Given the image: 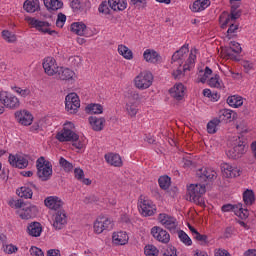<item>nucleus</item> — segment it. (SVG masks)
Listing matches in <instances>:
<instances>
[{
    "instance_id": "f257e3e1",
    "label": "nucleus",
    "mask_w": 256,
    "mask_h": 256,
    "mask_svg": "<svg viewBox=\"0 0 256 256\" xmlns=\"http://www.w3.org/2000/svg\"><path fill=\"white\" fill-rule=\"evenodd\" d=\"M74 127L75 126L71 122L64 124L62 131L56 134V139L57 141H60V143L72 141L73 147L76 149H83V143L76 142L79 141V135L72 130Z\"/></svg>"
},
{
    "instance_id": "f03ea898",
    "label": "nucleus",
    "mask_w": 256,
    "mask_h": 256,
    "mask_svg": "<svg viewBox=\"0 0 256 256\" xmlns=\"http://www.w3.org/2000/svg\"><path fill=\"white\" fill-rule=\"evenodd\" d=\"M207 189L205 184H191L188 187L189 201H192L200 207H205V200L203 195H205Z\"/></svg>"
},
{
    "instance_id": "7ed1b4c3",
    "label": "nucleus",
    "mask_w": 256,
    "mask_h": 256,
    "mask_svg": "<svg viewBox=\"0 0 256 256\" xmlns=\"http://www.w3.org/2000/svg\"><path fill=\"white\" fill-rule=\"evenodd\" d=\"M37 176L41 181H49L53 175V164L40 157L36 161Z\"/></svg>"
},
{
    "instance_id": "20e7f679",
    "label": "nucleus",
    "mask_w": 256,
    "mask_h": 256,
    "mask_svg": "<svg viewBox=\"0 0 256 256\" xmlns=\"http://www.w3.org/2000/svg\"><path fill=\"white\" fill-rule=\"evenodd\" d=\"M36 31H39L40 33H48V35H57V31L49 29L51 27V23L47 21H41L36 18H27L26 19Z\"/></svg>"
},
{
    "instance_id": "39448f33",
    "label": "nucleus",
    "mask_w": 256,
    "mask_h": 256,
    "mask_svg": "<svg viewBox=\"0 0 256 256\" xmlns=\"http://www.w3.org/2000/svg\"><path fill=\"white\" fill-rule=\"evenodd\" d=\"M134 83L137 89H149L153 85V74L149 71L141 72L135 77Z\"/></svg>"
},
{
    "instance_id": "423d86ee",
    "label": "nucleus",
    "mask_w": 256,
    "mask_h": 256,
    "mask_svg": "<svg viewBox=\"0 0 256 256\" xmlns=\"http://www.w3.org/2000/svg\"><path fill=\"white\" fill-rule=\"evenodd\" d=\"M232 146L233 148L227 152L230 159H240L242 155H245V142L241 140V137L234 139Z\"/></svg>"
},
{
    "instance_id": "0eeeda50",
    "label": "nucleus",
    "mask_w": 256,
    "mask_h": 256,
    "mask_svg": "<svg viewBox=\"0 0 256 256\" xmlns=\"http://www.w3.org/2000/svg\"><path fill=\"white\" fill-rule=\"evenodd\" d=\"M66 110L68 113L75 114L79 107H81V100L77 93H70L65 98Z\"/></svg>"
},
{
    "instance_id": "6e6552de",
    "label": "nucleus",
    "mask_w": 256,
    "mask_h": 256,
    "mask_svg": "<svg viewBox=\"0 0 256 256\" xmlns=\"http://www.w3.org/2000/svg\"><path fill=\"white\" fill-rule=\"evenodd\" d=\"M111 229H113V223L107 217L100 216L94 222V233H97V235H101L103 231H109Z\"/></svg>"
},
{
    "instance_id": "1a4fd4ad",
    "label": "nucleus",
    "mask_w": 256,
    "mask_h": 256,
    "mask_svg": "<svg viewBox=\"0 0 256 256\" xmlns=\"http://www.w3.org/2000/svg\"><path fill=\"white\" fill-rule=\"evenodd\" d=\"M196 177L201 183L211 182L217 179V172L211 168L203 167L197 170Z\"/></svg>"
},
{
    "instance_id": "9d476101",
    "label": "nucleus",
    "mask_w": 256,
    "mask_h": 256,
    "mask_svg": "<svg viewBox=\"0 0 256 256\" xmlns=\"http://www.w3.org/2000/svg\"><path fill=\"white\" fill-rule=\"evenodd\" d=\"M21 102L15 95L8 92H2V106L6 109H19Z\"/></svg>"
},
{
    "instance_id": "9b49d317",
    "label": "nucleus",
    "mask_w": 256,
    "mask_h": 256,
    "mask_svg": "<svg viewBox=\"0 0 256 256\" xmlns=\"http://www.w3.org/2000/svg\"><path fill=\"white\" fill-rule=\"evenodd\" d=\"M151 235L154 237V239H156V241H159L160 243L167 244L169 241H171V235H169V232L159 226H154L151 229Z\"/></svg>"
},
{
    "instance_id": "f8f14e48",
    "label": "nucleus",
    "mask_w": 256,
    "mask_h": 256,
    "mask_svg": "<svg viewBox=\"0 0 256 256\" xmlns=\"http://www.w3.org/2000/svg\"><path fill=\"white\" fill-rule=\"evenodd\" d=\"M8 161L12 167H16L17 169H26L29 166V160L19 154H10Z\"/></svg>"
},
{
    "instance_id": "ddd939ff",
    "label": "nucleus",
    "mask_w": 256,
    "mask_h": 256,
    "mask_svg": "<svg viewBox=\"0 0 256 256\" xmlns=\"http://www.w3.org/2000/svg\"><path fill=\"white\" fill-rule=\"evenodd\" d=\"M59 66H57V61L53 57H47L43 62V69L50 77L57 75L59 71Z\"/></svg>"
},
{
    "instance_id": "4468645a",
    "label": "nucleus",
    "mask_w": 256,
    "mask_h": 256,
    "mask_svg": "<svg viewBox=\"0 0 256 256\" xmlns=\"http://www.w3.org/2000/svg\"><path fill=\"white\" fill-rule=\"evenodd\" d=\"M158 220L168 231H175L177 229V219L173 216H169L168 214H159Z\"/></svg>"
},
{
    "instance_id": "2eb2a0df",
    "label": "nucleus",
    "mask_w": 256,
    "mask_h": 256,
    "mask_svg": "<svg viewBox=\"0 0 256 256\" xmlns=\"http://www.w3.org/2000/svg\"><path fill=\"white\" fill-rule=\"evenodd\" d=\"M187 53H189V44L183 45L172 55V63H178L179 67H181L183 61L187 58Z\"/></svg>"
},
{
    "instance_id": "dca6fc26",
    "label": "nucleus",
    "mask_w": 256,
    "mask_h": 256,
    "mask_svg": "<svg viewBox=\"0 0 256 256\" xmlns=\"http://www.w3.org/2000/svg\"><path fill=\"white\" fill-rule=\"evenodd\" d=\"M66 225H67V213H65V210H58L54 215L53 227L57 230H61Z\"/></svg>"
},
{
    "instance_id": "f3484780",
    "label": "nucleus",
    "mask_w": 256,
    "mask_h": 256,
    "mask_svg": "<svg viewBox=\"0 0 256 256\" xmlns=\"http://www.w3.org/2000/svg\"><path fill=\"white\" fill-rule=\"evenodd\" d=\"M218 118H216L219 123H231V121H235L237 119V112L229 110V109H222L218 113Z\"/></svg>"
},
{
    "instance_id": "a211bd4d",
    "label": "nucleus",
    "mask_w": 256,
    "mask_h": 256,
    "mask_svg": "<svg viewBox=\"0 0 256 256\" xmlns=\"http://www.w3.org/2000/svg\"><path fill=\"white\" fill-rule=\"evenodd\" d=\"M140 207V213L144 217H151L152 215H155V207L153 206V202L151 200H143L139 204Z\"/></svg>"
},
{
    "instance_id": "6ab92c4d",
    "label": "nucleus",
    "mask_w": 256,
    "mask_h": 256,
    "mask_svg": "<svg viewBox=\"0 0 256 256\" xmlns=\"http://www.w3.org/2000/svg\"><path fill=\"white\" fill-rule=\"evenodd\" d=\"M15 118L20 125L29 126L33 123V115L27 110L15 112Z\"/></svg>"
},
{
    "instance_id": "aec40b11",
    "label": "nucleus",
    "mask_w": 256,
    "mask_h": 256,
    "mask_svg": "<svg viewBox=\"0 0 256 256\" xmlns=\"http://www.w3.org/2000/svg\"><path fill=\"white\" fill-rule=\"evenodd\" d=\"M221 169L224 177H227L228 179H231L233 177H241V173H242L241 169L237 167H233L228 163H223L221 165Z\"/></svg>"
},
{
    "instance_id": "412c9836",
    "label": "nucleus",
    "mask_w": 256,
    "mask_h": 256,
    "mask_svg": "<svg viewBox=\"0 0 256 256\" xmlns=\"http://www.w3.org/2000/svg\"><path fill=\"white\" fill-rule=\"evenodd\" d=\"M37 213H39L37 206L32 205L31 203H27L20 213V217L21 219L27 220L31 219V217H36Z\"/></svg>"
},
{
    "instance_id": "4be33fe9",
    "label": "nucleus",
    "mask_w": 256,
    "mask_h": 256,
    "mask_svg": "<svg viewBox=\"0 0 256 256\" xmlns=\"http://www.w3.org/2000/svg\"><path fill=\"white\" fill-rule=\"evenodd\" d=\"M44 204L48 209H53L57 211V209H61L63 207V202L57 196H49L44 200Z\"/></svg>"
},
{
    "instance_id": "5701e85b",
    "label": "nucleus",
    "mask_w": 256,
    "mask_h": 256,
    "mask_svg": "<svg viewBox=\"0 0 256 256\" xmlns=\"http://www.w3.org/2000/svg\"><path fill=\"white\" fill-rule=\"evenodd\" d=\"M169 93L173 99H176V101H183V97H185V86L181 83L176 84L169 90Z\"/></svg>"
},
{
    "instance_id": "b1692460",
    "label": "nucleus",
    "mask_w": 256,
    "mask_h": 256,
    "mask_svg": "<svg viewBox=\"0 0 256 256\" xmlns=\"http://www.w3.org/2000/svg\"><path fill=\"white\" fill-rule=\"evenodd\" d=\"M143 58L147 63H159L161 55L153 49H146L143 53Z\"/></svg>"
},
{
    "instance_id": "393cba45",
    "label": "nucleus",
    "mask_w": 256,
    "mask_h": 256,
    "mask_svg": "<svg viewBox=\"0 0 256 256\" xmlns=\"http://www.w3.org/2000/svg\"><path fill=\"white\" fill-rule=\"evenodd\" d=\"M27 233L30 237H41L43 226L39 222H32L27 226Z\"/></svg>"
},
{
    "instance_id": "a878e982",
    "label": "nucleus",
    "mask_w": 256,
    "mask_h": 256,
    "mask_svg": "<svg viewBox=\"0 0 256 256\" xmlns=\"http://www.w3.org/2000/svg\"><path fill=\"white\" fill-rule=\"evenodd\" d=\"M56 75L60 81H71L75 76V72L69 68L60 67Z\"/></svg>"
},
{
    "instance_id": "bb28decb",
    "label": "nucleus",
    "mask_w": 256,
    "mask_h": 256,
    "mask_svg": "<svg viewBox=\"0 0 256 256\" xmlns=\"http://www.w3.org/2000/svg\"><path fill=\"white\" fill-rule=\"evenodd\" d=\"M88 121L93 129V131H103L105 127V118H98L97 116H90Z\"/></svg>"
},
{
    "instance_id": "cd10ccee",
    "label": "nucleus",
    "mask_w": 256,
    "mask_h": 256,
    "mask_svg": "<svg viewBox=\"0 0 256 256\" xmlns=\"http://www.w3.org/2000/svg\"><path fill=\"white\" fill-rule=\"evenodd\" d=\"M105 159L106 163L113 167H121L123 165V160H121V156L119 154H106Z\"/></svg>"
},
{
    "instance_id": "c85d7f7f",
    "label": "nucleus",
    "mask_w": 256,
    "mask_h": 256,
    "mask_svg": "<svg viewBox=\"0 0 256 256\" xmlns=\"http://www.w3.org/2000/svg\"><path fill=\"white\" fill-rule=\"evenodd\" d=\"M108 5L113 11H125L127 0H108Z\"/></svg>"
},
{
    "instance_id": "c756f323",
    "label": "nucleus",
    "mask_w": 256,
    "mask_h": 256,
    "mask_svg": "<svg viewBox=\"0 0 256 256\" xmlns=\"http://www.w3.org/2000/svg\"><path fill=\"white\" fill-rule=\"evenodd\" d=\"M230 51H232L233 53H241V51H243V48H241V44H239L236 41H231L230 42V49H226L225 53L227 55V57H230V59H237V56L233 55Z\"/></svg>"
},
{
    "instance_id": "7c9ffc66",
    "label": "nucleus",
    "mask_w": 256,
    "mask_h": 256,
    "mask_svg": "<svg viewBox=\"0 0 256 256\" xmlns=\"http://www.w3.org/2000/svg\"><path fill=\"white\" fill-rule=\"evenodd\" d=\"M23 7L27 13H35V11L41 9L39 0H26Z\"/></svg>"
},
{
    "instance_id": "2f4dec72",
    "label": "nucleus",
    "mask_w": 256,
    "mask_h": 256,
    "mask_svg": "<svg viewBox=\"0 0 256 256\" xmlns=\"http://www.w3.org/2000/svg\"><path fill=\"white\" fill-rule=\"evenodd\" d=\"M70 31L75 33L76 35H85V31H87V26L83 22H74L70 26Z\"/></svg>"
},
{
    "instance_id": "473e14b6",
    "label": "nucleus",
    "mask_w": 256,
    "mask_h": 256,
    "mask_svg": "<svg viewBox=\"0 0 256 256\" xmlns=\"http://www.w3.org/2000/svg\"><path fill=\"white\" fill-rule=\"evenodd\" d=\"M209 7V0H196L192 7H190L191 11L194 13H199V11H205Z\"/></svg>"
},
{
    "instance_id": "72a5a7b5",
    "label": "nucleus",
    "mask_w": 256,
    "mask_h": 256,
    "mask_svg": "<svg viewBox=\"0 0 256 256\" xmlns=\"http://www.w3.org/2000/svg\"><path fill=\"white\" fill-rule=\"evenodd\" d=\"M112 239L116 245H125L129 241V236L125 232H117L113 234Z\"/></svg>"
},
{
    "instance_id": "f704fd0d",
    "label": "nucleus",
    "mask_w": 256,
    "mask_h": 256,
    "mask_svg": "<svg viewBox=\"0 0 256 256\" xmlns=\"http://www.w3.org/2000/svg\"><path fill=\"white\" fill-rule=\"evenodd\" d=\"M16 194L18 197H21V199H31V197H33V190L27 186H22L16 190Z\"/></svg>"
},
{
    "instance_id": "c9c22d12",
    "label": "nucleus",
    "mask_w": 256,
    "mask_h": 256,
    "mask_svg": "<svg viewBox=\"0 0 256 256\" xmlns=\"http://www.w3.org/2000/svg\"><path fill=\"white\" fill-rule=\"evenodd\" d=\"M243 201L245 205L251 206L255 203V192L251 189H247L243 192Z\"/></svg>"
},
{
    "instance_id": "e433bc0d",
    "label": "nucleus",
    "mask_w": 256,
    "mask_h": 256,
    "mask_svg": "<svg viewBox=\"0 0 256 256\" xmlns=\"http://www.w3.org/2000/svg\"><path fill=\"white\" fill-rule=\"evenodd\" d=\"M118 53L128 61H131V59H133V51H131L127 46L123 44L118 46Z\"/></svg>"
},
{
    "instance_id": "4c0bfd02",
    "label": "nucleus",
    "mask_w": 256,
    "mask_h": 256,
    "mask_svg": "<svg viewBox=\"0 0 256 256\" xmlns=\"http://www.w3.org/2000/svg\"><path fill=\"white\" fill-rule=\"evenodd\" d=\"M48 11H58L63 7V2L59 0H48L47 3L44 4Z\"/></svg>"
},
{
    "instance_id": "58836bf2",
    "label": "nucleus",
    "mask_w": 256,
    "mask_h": 256,
    "mask_svg": "<svg viewBox=\"0 0 256 256\" xmlns=\"http://www.w3.org/2000/svg\"><path fill=\"white\" fill-rule=\"evenodd\" d=\"M86 111L91 115H101V113H103V105L89 104L88 106H86Z\"/></svg>"
},
{
    "instance_id": "ea45409f",
    "label": "nucleus",
    "mask_w": 256,
    "mask_h": 256,
    "mask_svg": "<svg viewBox=\"0 0 256 256\" xmlns=\"http://www.w3.org/2000/svg\"><path fill=\"white\" fill-rule=\"evenodd\" d=\"M195 59H197V56L193 54V52L190 53L188 59L186 60V63L183 66V71H191L192 67H195Z\"/></svg>"
},
{
    "instance_id": "a19ab883",
    "label": "nucleus",
    "mask_w": 256,
    "mask_h": 256,
    "mask_svg": "<svg viewBox=\"0 0 256 256\" xmlns=\"http://www.w3.org/2000/svg\"><path fill=\"white\" fill-rule=\"evenodd\" d=\"M227 103L230 107H241L243 105V99L239 96H229L227 98Z\"/></svg>"
},
{
    "instance_id": "79ce46f5",
    "label": "nucleus",
    "mask_w": 256,
    "mask_h": 256,
    "mask_svg": "<svg viewBox=\"0 0 256 256\" xmlns=\"http://www.w3.org/2000/svg\"><path fill=\"white\" fill-rule=\"evenodd\" d=\"M231 16L227 12H223L219 17V23L221 24V29H226L227 25L231 23Z\"/></svg>"
},
{
    "instance_id": "37998d69",
    "label": "nucleus",
    "mask_w": 256,
    "mask_h": 256,
    "mask_svg": "<svg viewBox=\"0 0 256 256\" xmlns=\"http://www.w3.org/2000/svg\"><path fill=\"white\" fill-rule=\"evenodd\" d=\"M159 187L162 188L164 191H167L169 187H171V177L169 176H161L158 179Z\"/></svg>"
},
{
    "instance_id": "c03bdc74",
    "label": "nucleus",
    "mask_w": 256,
    "mask_h": 256,
    "mask_svg": "<svg viewBox=\"0 0 256 256\" xmlns=\"http://www.w3.org/2000/svg\"><path fill=\"white\" fill-rule=\"evenodd\" d=\"M219 120L217 118H214L207 124V132L210 133V135H213L217 133V126L220 124Z\"/></svg>"
},
{
    "instance_id": "a18cd8bd",
    "label": "nucleus",
    "mask_w": 256,
    "mask_h": 256,
    "mask_svg": "<svg viewBox=\"0 0 256 256\" xmlns=\"http://www.w3.org/2000/svg\"><path fill=\"white\" fill-rule=\"evenodd\" d=\"M144 253L147 256H159V250L151 244L145 246Z\"/></svg>"
},
{
    "instance_id": "49530a36",
    "label": "nucleus",
    "mask_w": 256,
    "mask_h": 256,
    "mask_svg": "<svg viewBox=\"0 0 256 256\" xmlns=\"http://www.w3.org/2000/svg\"><path fill=\"white\" fill-rule=\"evenodd\" d=\"M59 165L66 171V173L73 171V164L63 157L59 159Z\"/></svg>"
},
{
    "instance_id": "de8ad7c7",
    "label": "nucleus",
    "mask_w": 256,
    "mask_h": 256,
    "mask_svg": "<svg viewBox=\"0 0 256 256\" xmlns=\"http://www.w3.org/2000/svg\"><path fill=\"white\" fill-rule=\"evenodd\" d=\"M178 237L180 239V241H182V243H184V245H193V241L191 240V238L189 237V235H187V233H185V231L180 230L178 232Z\"/></svg>"
},
{
    "instance_id": "09e8293b",
    "label": "nucleus",
    "mask_w": 256,
    "mask_h": 256,
    "mask_svg": "<svg viewBox=\"0 0 256 256\" xmlns=\"http://www.w3.org/2000/svg\"><path fill=\"white\" fill-rule=\"evenodd\" d=\"M219 79H221L219 74L214 75V77L209 79L208 85L210 87H215L216 89H221V81H219Z\"/></svg>"
},
{
    "instance_id": "8fccbe9b",
    "label": "nucleus",
    "mask_w": 256,
    "mask_h": 256,
    "mask_svg": "<svg viewBox=\"0 0 256 256\" xmlns=\"http://www.w3.org/2000/svg\"><path fill=\"white\" fill-rule=\"evenodd\" d=\"M126 111L128 113V115H130V117H135V115H137V104L130 102L126 104Z\"/></svg>"
},
{
    "instance_id": "3c124183",
    "label": "nucleus",
    "mask_w": 256,
    "mask_h": 256,
    "mask_svg": "<svg viewBox=\"0 0 256 256\" xmlns=\"http://www.w3.org/2000/svg\"><path fill=\"white\" fill-rule=\"evenodd\" d=\"M236 209H238L240 218L247 219V217H249V210L247 208H243V204L241 203L237 204Z\"/></svg>"
},
{
    "instance_id": "603ef678",
    "label": "nucleus",
    "mask_w": 256,
    "mask_h": 256,
    "mask_svg": "<svg viewBox=\"0 0 256 256\" xmlns=\"http://www.w3.org/2000/svg\"><path fill=\"white\" fill-rule=\"evenodd\" d=\"M99 13H104V15H109L111 9H109V2L103 1L98 8Z\"/></svg>"
},
{
    "instance_id": "864d4df0",
    "label": "nucleus",
    "mask_w": 256,
    "mask_h": 256,
    "mask_svg": "<svg viewBox=\"0 0 256 256\" xmlns=\"http://www.w3.org/2000/svg\"><path fill=\"white\" fill-rule=\"evenodd\" d=\"M2 37L9 43H13L17 38L15 37V34H12L8 30L2 31Z\"/></svg>"
},
{
    "instance_id": "5fc2aeb1",
    "label": "nucleus",
    "mask_w": 256,
    "mask_h": 256,
    "mask_svg": "<svg viewBox=\"0 0 256 256\" xmlns=\"http://www.w3.org/2000/svg\"><path fill=\"white\" fill-rule=\"evenodd\" d=\"M66 21H67V16L63 13H59L58 18L56 20V27L63 28V25H65Z\"/></svg>"
},
{
    "instance_id": "6e6d98bb",
    "label": "nucleus",
    "mask_w": 256,
    "mask_h": 256,
    "mask_svg": "<svg viewBox=\"0 0 256 256\" xmlns=\"http://www.w3.org/2000/svg\"><path fill=\"white\" fill-rule=\"evenodd\" d=\"M19 251V248L13 244H9L4 246V253H7L8 255H12V253H17Z\"/></svg>"
},
{
    "instance_id": "4d7b16f0",
    "label": "nucleus",
    "mask_w": 256,
    "mask_h": 256,
    "mask_svg": "<svg viewBox=\"0 0 256 256\" xmlns=\"http://www.w3.org/2000/svg\"><path fill=\"white\" fill-rule=\"evenodd\" d=\"M30 254L32 256H45V253L43 252V250H41V248L37 246H32L30 248Z\"/></svg>"
},
{
    "instance_id": "13d9d810",
    "label": "nucleus",
    "mask_w": 256,
    "mask_h": 256,
    "mask_svg": "<svg viewBox=\"0 0 256 256\" xmlns=\"http://www.w3.org/2000/svg\"><path fill=\"white\" fill-rule=\"evenodd\" d=\"M70 7L74 11V13H78V11H81V1L72 0L71 4H70Z\"/></svg>"
},
{
    "instance_id": "bf43d9fd",
    "label": "nucleus",
    "mask_w": 256,
    "mask_h": 256,
    "mask_svg": "<svg viewBox=\"0 0 256 256\" xmlns=\"http://www.w3.org/2000/svg\"><path fill=\"white\" fill-rule=\"evenodd\" d=\"M164 256H177V248L174 246H168L163 254Z\"/></svg>"
},
{
    "instance_id": "052dcab7",
    "label": "nucleus",
    "mask_w": 256,
    "mask_h": 256,
    "mask_svg": "<svg viewBox=\"0 0 256 256\" xmlns=\"http://www.w3.org/2000/svg\"><path fill=\"white\" fill-rule=\"evenodd\" d=\"M15 91L16 93H18V95H21V97H27L29 95H31V90L29 89H21L19 87H15Z\"/></svg>"
},
{
    "instance_id": "680f3d73",
    "label": "nucleus",
    "mask_w": 256,
    "mask_h": 256,
    "mask_svg": "<svg viewBox=\"0 0 256 256\" xmlns=\"http://www.w3.org/2000/svg\"><path fill=\"white\" fill-rule=\"evenodd\" d=\"M241 10H230V16H231V21L235 22L239 17H241Z\"/></svg>"
},
{
    "instance_id": "e2e57ef3",
    "label": "nucleus",
    "mask_w": 256,
    "mask_h": 256,
    "mask_svg": "<svg viewBox=\"0 0 256 256\" xmlns=\"http://www.w3.org/2000/svg\"><path fill=\"white\" fill-rule=\"evenodd\" d=\"M235 209H237V205L233 204H225L221 207V211H223V213H229V211H235Z\"/></svg>"
},
{
    "instance_id": "0e129e2a",
    "label": "nucleus",
    "mask_w": 256,
    "mask_h": 256,
    "mask_svg": "<svg viewBox=\"0 0 256 256\" xmlns=\"http://www.w3.org/2000/svg\"><path fill=\"white\" fill-rule=\"evenodd\" d=\"M237 29H239V24H234V23H231L228 30H227V37L228 39H231V34L235 33V31H237Z\"/></svg>"
},
{
    "instance_id": "69168bd1",
    "label": "nucleus",
    "mask_w": 256,
    "mask_h": 256,
    "mask_svg": "<svg viewBox=\"0 0 256 256\" xmlns=\"http://www.w3.org/2000/svg\"><path fill=\"white\" fill-rule=\"evenodd\" d=\"M74 175H75V178L78 179V181H81V179L85 177V172H83V169L81 168H75Z\"/></svg>"
},
{
    "instance_id": "338daca9",
    "label": "nucleus",
    "mask_w": 256,
    "mask_h": 256,
    "mask_svg": "<svg viewBox=\"0 0 256 256\" xmlns=\"http://www.w3.org/2000/svg\"><path fill=\"white\" fill-rule=\"evenodd\" d=\"M194 239H196V241H200L201 243H207V239H209V237L205 234H201V233H197L194 236Z\"/></svg>"
},
{
    "instance_id": "774afa93",
    "label": "nucleus",
    "mask_w": 256,
    "mask_h": 256,
    "mask_svg": "<svg viewBox=\"0 0 256 256\" xmlns=\"http://www.w3.org/2000/svg\"><path fill=\"white\" fill-rule=\"evenodd\" d=\"M47 256H61V251L59 249H50L46 253Z\"/></svg>"
}]
</instances>
